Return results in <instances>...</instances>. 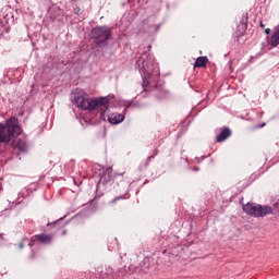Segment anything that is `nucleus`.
Returning <instances> with one entry per match:
<instances>
[{
	"mask_svg": "<svg viewBox=\"0 0 279 279\" xmlns=\"http://www.w3.org/2000/svg\"><path fill=\"white\" fill-rule=\"evenodd\" d=\"M73 104L81 110H89L93 112L97 110L99 112L100 121H107L111 123V125H119V123H123L125 121V116L122 113H111L106 116V112L110 110V98L106 97H98V98H88V95L84 92H78L74 94Z\"/></svg>",
	"mask_w": 279,
	"mask_h": 279,
	"instance_id": "obj_1",
	"label": "nucleus"
},
{
	"mask_svg": "<svg viewBox=\"0 0 279 279\" xmlns=\"http://www.w3.org/2000/svg\"><path fill=\"white\" fill-rule=\"evenodd\" d=\"M136 66L138 68V72L142 76V88H144L145 92H147V87L150 84H158V80H160V72L156 68V62H154V59L151 58V54H149V51H144L141 57L136 61Z\"/></svg>",
	"mask_w": 279,
	"mask_h": 279,
	"instance_id": "obj_2",
	"label": "nucleus"
},
{
	"mask_svg": "<svg viewBox=\"0 0 279 279\" xmlns=\"http://www.w3.org/2000/svg\"><path fill=\"white\" fill-rule=\"evenodd\" d=\"M21 134H23V129L19 118L11 117L4 124L0 122V144L5 143L9 147H13Z\"/></svg>",
	"mask_w": 279,
	"mask_h": 279,
	"instance_id": "obj_3",
	"label": "nucleus"
},
{
	"mask_svg": "<svg viewBox=\"0 0 279 279\" xmlns=\"http://www.w3.org/2000/svg\"><path fill=\"white\" fill-rule=\"evenodd\" d=\"M119 175H125V171L121 173L119 172L113 173L112 167L104 168L99 166V169H98L99 181L97 183L96 195L89 203L97 204V202H99V199L104 197V193H99L100 184H102V186H108V184H112V182H114L116 178H119Z\"/></svg>",
	"mask_w": 279,
	"mask_h": 279,
	"instance_id": "obj_4",
	"label": "nucleus"
},
{
	"mask_svg": "<svg viewBox=\"0 0 279 279\" xmlns=\"http://www.w3.org/2000/svg\"><path fill=\"white\" fill-rule=\"evenodd\" d=\"M90 38L96 47H108L110 38H112V28L109 26H96L90 31Z\"/></svg>",
	"mask_w": 279,
	"mask_h": 279,
	"instance_id": "obj_5",
	"label": "nucleus"
},
{
	"mask_svg": "<svg viewBox=\"0 0 279 279\" xmlns=\"http://www.w3.org/2000/svg\"><path fill=\"white\" fill-rule=\"evenodd\" d=\"M242 208L250 217H267V215H274V208L269 205L263 206L256 203H247Z\"/></svg>",
	"mask_w": 279,
	"mask_h": 279,
	"instance_id": "obj_6",
	"label": "nucleus"
},
{
	"mask_svg": "<svg viewBox=\"0 0 279 279\" xmlns=\"http://www.w3.org/2000/svg\"><path fill=\"white\" fill-rule=\"evenodd\" d=\"M250 21V15L247 12L242 14V17L240 20V24L238 25L235 36L236 38H241V36H245V32H247V23Z\"/></svg>",
	"mask_w": 279,
	"mask_h": 279,
	"instance_id": "obj_7",
	"label": "nucleus"
},
{
	"mask_svg": "<svg viewBox=\"0 0 279 279\" xmlns=\"http://www.w3.org/2000/svg\"><path fill=\"white\" fill-rule=\"evenodd\" d=\"M47 228L48 230H52L53 232H60V230H64V228H66L64 217H61L52 222H48Z\"/></svg>",
	"mask_w": 279,
	"mask_h": 279,
	"instance_id": "obj_8",
	"label": "nucleus"
},
{
	"mask_svg": "<svg viewBox=\"0 0 279 279\" xmlns=\"http://www.w3.org/2000/svg\"><path fill=\"white\" fill-rule=\"evenodd\" d=\"M34 239L37 240V243H40L41 245H51V243H53V234L52 233L35 234Z\"/></svg>",
	"mask_w": 279,
	"mask_h": 279,
	"instance_id": "obj_9",
	"label": "nucleus"
},
{
	"mask_svg": "<svg viewBox=\"0 0 279 279\" xmlns=\"http://www.w3.org/2000/svg\"><path fill=\"white\" fill-rule=\"evenodd\" d=\"M232 136V130L230 128L225 126L221 129L220 133L216 137L217 143H223L225 141H228Z\"/></svg>",
	"mask_w": 279,
	"mask_h": 279,
	"instance_id": "obj_10",
	"label": "nucleus"
},
{
	"mask_svg": "<svg viewBox=\"0 0 279 279\" xmlns=\"http://www.w3.org/2000/svg\"><path fill=\"white\" fill-rule=\"evenodd\" d=\"M14 149H17L19 154H27L29 144L25 140H19L14 145Z\"/></svg>",
	"mask_w": 279,
	"mask_h": 279,
	"instance_id": "obj_11",
	"label": "nucleus"
},
{
	"mask_svg": "<svg viewBox=\"0 0 279 279\" xmlns=\"http://www.w3.org/2000/svg\"><path fill=\"white\" fill-rule=\"evenodd\" d=\"M208 57H198L194 62V69H206Z\"/></svg>",
	"mask_w": 279,
	"mask_h": 279,
	"instance_id": "obj_12",
	"label": "nucleus"
},
{
	"mask_svg": "<svg viewBox=\"0 0 279 279\" xmlns=\"http://www.w3.org/2000/svg\"><path fill=\"white\" fill-rule=\"evenodd\" d=\"M154 95L157 99H167L169 97V92L165 89H158V87L154 88Z\"/></svg>",
	"mask_w": 279,
	"mask_h": 279,
	"instance_id": "obj_13",
	"label": "nucleus"
},
{
	"mask_svg": "<svg viewBox=\"0 0 279 279\" xmlns=\"http://www.w3.org/2000/svg\"><path fill=\"white\" fill-rule=\"evenodd\" d=\"M121 199H130V190H125L124 193L116 196L113 199L110 201V204H117V202H121Z\"/></svg>",
	"mask_w": 279,
	"mask_h": 279,
	"instance_id": "obj_14",
	"label": "nucleus"
},
{
	"mask_svg": "<svg viewBox=\"0 0 279 279\" xmlns=\"http://www.w3.org/2000/svg\"><path fill=\"white\" fill-rule=\"evenodd\" d=\"M26 243H29V239L28 238H23L22 241L19 243V248L23 250V247H25Z\"/></svg>",
	"mask_w": 279,
	"mask_h": 279,
	"instance_id": "obj_15",
	"label": "nucleus"
},
{
	"mask_svg": "<svg viewBox=\"0 0 279 279\" xmlns=\"http://www.w3.org/2000/svg\"><path fill=\"white\" fill-rule=\"evenodd\" d=\"M28 247H34V245H36V243H38V240L34 239V235L31 238V240H28Z\"/></svg>",
	"mask_w": 279,
	"mask_h": 279,
	"instance_id": "obj_16",
	"label": "nucleus"
},
{
	"mask_svg": "<svg viewBox=\"0 0 279 279\" xmlns=\"http://www.w3.org/2000/svg\"><path fill=\"white\" fill-rule=\"evenodd\" d=\"M151 160H154V156H148L147 158H146V161H145V167H149V163L151 162Z\"/></svg>",
	"mask_w": 279,
	"mask_h": 279,
	"instance_id": "obj_17",
	"label": "nucleus"
},
{
	"mask_svg": "<svg viewBox=\"0 0 279 279\" xmlns=\"http://www.w3.org/2000/svg\"><path fill=\"white\" fill-rule=\"evenodd\" d=\"M160 150H158V148H155L154 151H153V155L150 156H154V158H156V156L159 154Z\"/></svg>",
	"mask_w": 279,
	"mask_h": 279,
	"instance_id": "obj_18",
	"label": "nucleus"
},
{
	"mask_svg": "<svg viewBox=\"0 0 279 279\" xmlns=\"http://www.w3.org/2000/svg\"><path fill=\"white\" fill-rule=\"evenodd\" d=\"M29 258H31V260H34V258H36V253L34 251H32Z\"/></svg>",
	"mask_w": 279,
	"mask_h": 279,
	"instance_id": "obj_19",
	"label": "nucleus"
},
{
	"mask_svg": "<svg viewBox=\"0 0 279 279\" xmlns=\"http://www.w3.org/2000/svg\"><path fill=\"white\" fill-rule=\"evenodd\" d=\"M160 27H162V24L155 25V32H158L160 29Z\"/></svg>",
	"mask_w": 279,
	"mask_h": 279,
	"instance_id": "obj_20",
	"label": "nucleus"
},
{
	"mask_svg": "<svg viewBox=\"0 0 279 279\" xmlns=\"http://www.w3.org/2000/svg\"><path fill=\"white\" fill-rule=\"evenodd\" d=\"M265 34H266L267 36H269V34H271V29H270V28H266V29H265Z\"/></svg>",
	"mask_w": 279,
	"mask_h": 279,
	"instance_id": "obj_21",
	"label": "nucleus"
},
{
	"mask_svg": "<svg viewBox=\"0 0 279 279\" xmlns=\"http://www.w3.org/2000/svg\"><path fill=\"white\" fill-rule=\"evenodd\" d=\"M61 230H62L61 231L62 236L66 235V229H61Z\"/></svg>",
	"mask_w": 279,
	"mask_h": 279,
	"instance_id": "obj_22",
	"label": "nucleus"
},
{
	"mask_svg": "<svg viewBox=\"0 0 279 279\" xmlns=\"http://www.w3.org/2000/svg\"><path fill=\"white\" fill-rule=\"evenodd\" d=\"M259 27H262V29H265V25L263 24V21L259 22Z\"/></svg>",
	"mask_w": 279,
	"mask_h": 279,
	"instance_id": "obj_23",
	"label": "nucleus"
},
{
	"mask_svg": "<svg viewBox=\"0 0 279 279\" xmlns=\"http://www.w3.org/2000/svg\"><path fill=\"white\" fill-rule=\"evenodd\" d=\"M126 106H128V108H130V106H132V100H131V101H128V102H126Z\"/></svg>",
	"mask_w": 279,
	"mask_h": 279,
	"instance_id": "obj_24",
	"label": "nucleus"
},
{
	"mask_svg": "<svg viewBox=\"0 0 279 279\" xmlns=\"http://www.w3.org/2000/svg\"><path fill=\"white\" fill-rule=\"evenodd\" d=\"M266 123L257 125V128H265Z\"/></svg>",
	"mask_w": 279,
	"mask_h": 279,
	"instance_id": "obj_25",
	"label": "nucleus"
},
{
	"mask_svg": "<svg viewBox=\"0 0 279 279\" xmlns=\"http://www.w3.org/2000/svg\"><path fill=\"white\" fill-rule=\"evenodd\" d=\"M0 191H3V186L1 185V183H0Z\"/></svg>",
	"mask_w": 279,
	"mask_h": 279,
	"instance_id": "obj_26",
	"label": "nucleus"
},
{
	"mask_svg": "<svg viewBox=\"0 0 279 279\" xmlns=\"http://www.w3.org/2000/svg\"><path fill=\"white\" fill-rule=\"evenodd\" d=\"M194 171H199V168H194Z\"/></svg>",
	"mask_w": 279,
	"mask_h": 279,
	"instance_id": "obj_27",
	"label": "nucleus"
},
{
	"mask_svg": "<svg viewBox=\"0 0 279 279\" xmlns=\"http://www.w3.org/2000/svg\"><path fill=\"white\" fill-rule=\"evenodd\" d=\"M0 239H3V234H0Z\"/></svg>",
	"mask_w": 279,
	"mask_h": 279,
	"instance_id": "obj_28",
	"label": "nucleus"
},
{
	"mask_svg": "<svg viewBox=\"0 0 279 279\" xmlns=\"http://www.w3.org/2000/svg\"><path fill=\"white\" fill-rule=\"evenodd\" d=\"M114 241L117 242V241H119L117 238H114Z\"/></svg>",
	"mask_w": 279,
	"mask_h": 279,
	"instance_id": "obj_29",
	"label": "nucleus"
},
{
	"mask_svg": "<svg viewBox=\"0 0 279 279\" xmlns=\"http://www.w3.org/2000/svg\"><path fill=\"white\" fill-rule=\"evenodd\" d=\"M275 206H278V203H276Z\"/></svg>",
	"mask_w": 279,
	"mask_h": 279,
	"instance_id": "obj_30",
	"label": "nucleus"
}]
</instances>
